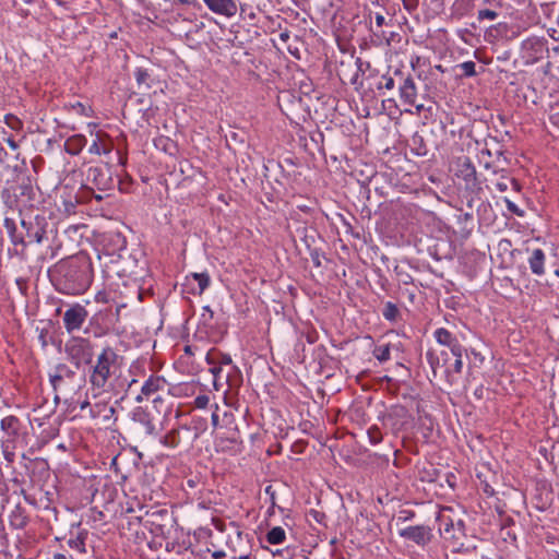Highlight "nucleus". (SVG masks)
I'll use <instances>...</instances> for the list:
<instances>
[{"mask_svg":"<svg viewBox=\"0 0 559 559\" xmlns=\"http://www.w3.org/2000/svg\"><path fill=\"white\" fill-rule=\"evenodd\" d=\"M16 163L12 166L13 171L16 174V177H19L24 170L26 169V162L24 158H20V153L15 155Z\"/></svg>","mask_w":559,"mask_h":559,"instance_id":"2f4dec72","label":"nucleus"},{"mask_svg":"<svg viewBox=\"0 0 559 559\" xmlns=\"http://www.w3.org/2000/svg\"><path fill=\"white\" fill-rule=\"evenodd\" d=\"M134 76L140 91H147L150 88L148 79L150 74L145 69L138 68L134 72Z\"/></svg>","mask_w":559,"mask_h":559,"instance_id":"b1692460","label":"nucleus"},{"mask_svg":"<svg viewBox=\"0 0 559 559\" xmlns=\"http://www.w3.org/2000/svg\"><path fill=\"white\" fill-rule=\"evenodd\" d=\"M166 384L164 378L151 376L142 385L141 394L135 397L136 402H142L143 397L150 399L156 392L164 390Z\"/></svg>","mask_w":559,"mask_h":559,"instance_id":"ddd939ff","label":"nucleus"},{"mask_svg":"<svg viewBox=\"0 0 559 559\" xmlns=\"http://www.w3.org/2000/svg\"><path fill=\"white\" fill-rule=\"evenodd\" d=\"M133 420L141 426L145 436L156 437L162 430V427L154 423L153 417L141 407L134 409Z\"/></svg>","mask_w":559,"mask_h":559,"instance_id":"9d476101","label":"nucleus"},{"mask_svg":"<svg viewBox=\"0 0 559 559\" xmlns=\"http://www.w3.org/2000/svg\"><path fill=\"white\" fill-rule=\"evenodd\" d=\"M394 86H395V79L392 76H385V75H383L381 78V81L378 84L379 90L380 88L392 90V88H394Z\"/></svg>","mask_w":559,"mask_h":559,"instance_id":"72a5a7b5","label":"nucleus"},{"mask_svg":"<svg viewBox=\"0 0 559 559\" xmlns=\"http://www.w3.org/2000/svg\"><path fill=\"white\" fill-rule=\"evenodd\" d=\"M504 203H506V205H507V209H508L511 213H513V214H515V215H518V216H523V211H522V210H520V209L518 207V205H516V204H514L511 200H509V199L504 198Z\"/></svg>","mask_w":559,"mask_h":559,"instance_id":"c9c22d12","label":"nucleus"},{"mask_svg":"<svg viewBox=\"0 0 559 559\" xmlns=\"http://www.w3.org/2000/svg\"><path fill=\"white\" fill-rule=\"evenodd\" d=\"M266 540L272 545H278L286 539V533L283 527L275 526L266 533Z\"/></svg>","mask_w":559,"mask_h":559,"instance_id":"412c9836","label":"nucleus"},{"mask_svg":"<svg viewBox=\"0 0 559 559\" xmlns=\"http://www.w3.org/2000/svg\"><path fill=\"white\" fill-rule=\"evenodd\" d=\"M436 68L440 71H443L441 66H437Z\"/></svg>","mask_w":559,"mask_h":559,"instance_id":"13d9d810","label":"nucleus"},{"mask_svg":"<svg viewBox=\"0 0 559 559\" xmlns=\"http://www.w3.org/2000/svg\"><path fill=\"white\" fill-rule=\"evenodd\" d=\"M415 106H416L417 112H420L421 110H424V105H421V104L420 105H416L415 104Z\"/></svg>","mask_w":559,"mask_h":559,"instance_id":"09e8293b","label":"nucleus"},{"mask_svg":"<svg viewBox=\"0 0 559 559\" xmlns=\"http://www.w3.org/2000/svg\"><path fill=\"white\" fill-rule=\"evenodd\" d=\"M512 186V188L515 190V191H519L520 190V185L519 182L513 179V178H509L507 176H501V178L495 183V187L498 191L500 192H506L509 187Z\"/></svg>","mask_w":559,"mask_h":559,"instance_id":"5701e85b","label":"nucleus"},{"mask_svg":"<svg viewBox=\"0 0 559 559\" xmlns=\"http://www.w3.org/2000/svg\"><path fill=\"white\" fill-rule=\"evenodd\" d=\"M53 278L60 292L83 294L92 284V264L85 257H71L55 265Z\"/></svg>","mask_w":559,"mask_h":559,"instance_id":"f257e3e1","label":"nucleus"},{"mask_svg":"<svg viewBox=\"0 0 559 559\" xmlns=\"http://www.w3.org/2000/svg\"><path fill=\"white\" fill-rule=\"evenodd\" d=\"M526 251L530 253L527 261L532 273L537 276L544 275L546 260L545 252L539 248L532 250L527 248Z\"/></svg>","mask_w":559,"mask_h":559,"instance_id":"2eb2a0df","label":"nucleus"},{"mask_svg":"<svg viewBox=\"0 0 559 559\" xmlns=\"http://www.w3.org/2000/svg\"><path fill=\"white\" fill-rule=\"evenodd\" d=\"M64 353L76 368L90 365L94 357L93 345L84 337H72L64 345Z\"/></svg>","mask_w":559,"mask_h":559,"instance_id":"20e7f679","label":"nucleus"},{"mask_svg":"<svg viewBox=\"0 0 559 559\" xmlns=\"http://www.w3.org/2000/svg\"><path fill=\"white\" fill-rule=\"evenodd\" d=\"M210 371L214 376V385L217 386V381H218L219 373L222 372V368L221 367H212L210 369Z\"/></svg>","mask_w":559,"mask_h":559,"instance_id":"a19ab883","label":"nucleus"},{"mask_svg":"<svg viewBox=\"0 0 559 559\" xmlns=\"http://www.w3.org/2000/svg\"><path fill=\"white\" fill-rule=\"evenodd\" d=\"M223 554L222 552H216L214 556L217 558V557H221Z\"/></svg>","mask_w":559,"mask_h":559,"instance_id":"4d7b16f0","label":"nucleus"},{"mask_svg":"<svg viewBox=\"0 0 559 559\" xmlns=\"http://www.w3.org/2000/svg\"><path fill=\"white\" fill-rule=\"evenodd\" d=\"M72 108H73L76 112H79V114H81V115H87V114H86V107H85L82 103H80V102H76L75 104H73V105H72Z\"/></svg>","mask_w":559,"mask_h":559,"instance_id":"ea45409f","label":"nucleus"},{"mask_svg":"<svg viewBox=\"0 0 559 559\" xmlns=\"http://www.w3.org/2000/svg\"><path fill=\"white\" fill-rule=\"evenodd\" d=\"M75 377V371L64 364H59L55 372L49 376L50 383L53 390L63 389L68 383L72 382Z\"/></svg>","mask_w":559,"mask_h":559,"instance_id":"9b49d317","label":"nucleus"},{"mask_svg":"<svg viewBox=\"0 0 559 559\" xmlns=\"http://www.w3.org/2000/svg\"><path fill=\"white\" fill-rule=\"evenodd\" d=\"M88 405V402H85L82 404L81 408L83 409L84 407H86Z\"/></svg>","mask_w":559,"mask_h":559,"instance_id":"5fc2aeb1","label":"nucleus"},{"mask_svg":"<svg viewBox=\"0 0 559 559\" xmlns=\"http://www.w3.org/2000/svg\"><path fill=\"white\" fill-rule=\"evenodd\" d=\"M4 141L13 151H17L19 150L20 145H19V143L16 141H14L13 138L9 136Z\"/></svg>","mask_w":559,"mask_h":559,"instance_id":"79ce46f5","label":"nucleus"},{"mask_svg":"<svg viewBox=\"0 0 559 559\" xmlns=\"http://www.w3.org/2000/svg\"><path fill=\"white\" fill-rule=\"evenodd\" d=\"M451 355L454 357V362L451 368V376L453 373L460 374L463 369V361H462V355H463V347L459 349V353H451Z\"/></svg>","mask_w":559,"mask_h":559,"instance_id":"cd10ccee","label":"nucleus"},{"mask_svg":"<svg viewBox=\"0 0 559 559\" xmlns=\"http://www.w3.org/2000/svg\"><path fill=\"white\" fill-rule=\"evenodd\" d=\"M497 12L492 10H480L478 11V21L484 22L485 20L493 21L497 17Z\"/></svg>","mask_w":559,"mask_h":559,"instance_id":"473e14b6","label":"nucleus"},{"mask_svg":"<svg viewBox=\"0 0 559 559\" xmlns=\"http://www.w3.org/2000/svg\"><path fill=\"white\" fill-rule=\"evenodd\" d=\"M13 456H14V454H13V453H5V459H7L9 462H12V461H13Z\"/></svg>","mask_w":559,"mask_h":559,"instance_id":"49530a36","label":"nucleus"},{"mask_svg":"<svg viewBox=\"0 0 559 559\" xmlns=\"http://www.w3.org/2000/svg\"><path fill=\"white\" fill-rule=\"evenodd\" d=\"M382 22H383V16L378 15V16H377V23H378V25H381V24H382Z\"/></svg>","mask_w":559,"mask_h":559,"instance_id":"3c124183","label":"nucleus"},{"mask_svg":"<svg viewBox=\"0 0 559 559\" xmlns=\"http://www.w3.org/2000/svg\"><path fill=\"white\" fill-rule=\"evenodd\" d=\"M395 75L402 80L400 85L401 99L407 105H415L417 90L413 78L411 75L403 78L400 71H395Z\"/></svg>","mask_w":559,"mask_h":559,"instance_id":"f8f14e48","label":"nucleus"},{"mask_svg":"<svg viewBox=\"0 0 559 559\" xmlns=\"http://www.w3.org/2000/svg\"><path fill=\"white\" fill-rule=\"evenodd\" d=\"M289 37H284V36H281L280 39L281 41H285L286 39H288Z\"/></svg>","mask_w":559,"mask_h":559,"instance_id":"603ef678","label":"nucleus"},{"mask_svg":"<svg viewBox=\"0 0 559 559\" xmlns=\"http://www.w3.org/2000/svg\"><path fill=\"white\" fill-rule=\"evenodd\" d=\"M362 66H364V62L358 58L355 61L354 73L349 78H347L344 73L340 74L341 79L343 81H348L353 85H362L361 82L359 81L360 73L364 72Z\"/></svg>","mask_w":559,"mask_h":559,"instance_id":"4be33fe9","label":"nucleus"},{"mask_svg":"<svg viewBox=\"0 0 559 559\" xmlns=\"http://www.w3.org/2000/svg\"><path fill=\"white\" fill-rule=\"evenodd\" d=\"M272 490V486H267L265 491L266 493H270L271 495V499H272V503L274 504V492L271 491Z\"/></svg>","mask_w":559,"mask_h":559,"instance_id":"c03bdc74","label":"nucleus"},{"mask_svg":"<svg viewBox=\"0 0 559 559\" xmlns=\"http://www.w3.org/2000/svg\"><path fill=\"white\" fill-rule=\"evenodd\" d=\"M78 203H79V200L76 197H73V198L69 197V199H63V201H62L63 212L68 215L74 214Z\"/></svg>","mask_w":559,"mask_h":559,"instance_id":"c756f323","label":"nucleus"},{"mask_svg":"<svg viewBox=\"0 0 559 559\" xmlns=\"http://www.w3.org/2000/svg\"><path fill=\"white\" fill-rule=\"evenodd\" d=\"M88 316L87 310L80 304L72 305L63 314V324L68 333L79 331Z\"/></svg>","mask_w":559,"mask_h":559,"instance_id":"0eeeda50","label":"nucleus"},{"mask_svg":"<svg viewBox=\"0 0 559 559\" xmlns=\"http://www.w3.org/2000/svg\"><path fill=\"white\" fill-rule=\"evenodd\" d=\"M52 559H68V558L63 554H55L52 556Z\"/></svg>","mask_w":559,"mask_h":559,"instance_id":"a18cd8bd","label":"nucleus"},{"mask_svg":"<svg viewBox=\"0 0 559 559\" xmlns=\"http://www.w3.org/2000/svg\"><path fill=\"white\" fill-rule=\"evenodd\" d=\"M36 238H37V242H40L41 237L39 235H36Z\"/></svg>","mask_w":559,"mask_h":559,"instance_id":"6e6d98bb","label":"nucleus"},{"mask_svg":"<svg viewBox=\"0 0 559 559\" xmlns=\"http://www.w3.org/2000/svg\"><path fill=\"white\" fill-rule=\"evenodd\" d=\"M85 138L83 135H74L66 141V152L70 155H78L85 145Z\"/></svg>","mask_w":559,"mask_h":559,"instance_id":"6ab92c4d","label":"nucleus"},{"mask_svg":"<svg viewBox=\"0 0 559 559\" xmlns=\"http://www.w3.org/2000/svg\"><path fill=\"white\" fill-rule=\"evenodd\" d=\"M210 402V397L207 395H199L194 399V405L198 408H205Z\"/></svg>","mask_w":559,"mask_h":559,"instance_id":"e433bc0d","label":"nucleus"},{"mask_svg":"<svg viewBox=\"0 0 559 559\" xmlns=\"http://www.w3.org/2000/svg\"><path fill=\"white\" fill-rule=\"evenodd\" d=\"M206 360H207V362H209L210 365H213V364H214V359H212V358H211V355H210V354H207V356H206Z\"/></svg>","mask_w":559,"mask_h":559,"instance_id":"8fccbe9b","label":"nucleus"},{"mask_svg":"<svg viewBox=\"0 0 559 559\" xmlns=\"http://www.w3.org/2000/svg\"><path fill=\"white\" fill-rule=\"evenodd\" d=\"M212 426L217 431V436L222 439H226L231 443H238L240 440V432L237 426L234 424L233 414L224 413L223 424L219 421L217 412L212 414Z\"/></svg>","mask_w":559,"mask_h":559,"instance_id":"39448f33","label":"nucleus"},{"mask_svg":"<svg viewBox=\"0 0 559 559\" xmlns=\"http://www.w3.org/2000/svg\"><path fill=\"white\" fill-rule=\"evenodd\" d=\"M20 426V419L13 415L4 417L0 423L1 430L9 437L10 440H14L19 436Z\"/></svg>","mask_w":559,"mask_h":559,"instance_id":"a211bd4d","label":"nucleus"},{"mask_svg":"<svg viewBox=\"0 0 559 559\" xmlns=\"http://www.w3.org/2000/svg\"><path fill=\"white\" fill-rule=\"evenodd\" d=\"M117 358L118 355L109 346L104 347L97 356L96 364L90 374V383L94 391L103 392L107 390L110 378L115 373Z\"/></svg>","mask_w":559,"mask_h":559,"instance_id":"f03ea898","label":"nucleus"},{"mask_svg":"<svg viewBox=\"0 0 559 559\" xmlns=\"http://www.w3.org/2000/svg\"><path fill=\"white\" fill-rule=\"evenodd\" d=\"M160 443L166 448H177L181 443L180 429H171L160 438Z\"/></svg>","mask_w":559,"mask_h":559,"instance_id":"aec40b11","label":"nucleus"},{"mask_svg":"<svg viewBox=\"0 0 559 559\" xmlns=\"http://www.w3.org/2000/svg\"><path fill=\"white\" fill-rule=\"evenodd\" d=\"M111 146H107L105 144L100 145L97 141H94L90 146V153L92 154H109L111 152Z\"/></svg>","mask_w":559,"mask_h":559,"instance_id":"7c9ffc66","label":"nucleus"},{"mask_svg":"<svg viewBox=\"0 0 559 559\" xmlns=\"http://www.w3.org/2000/svg\"><path fill=\"white\" fill-rule=\"evenodd\" d=\"M414 516V513L408 510H402L399 515V520L401 521H408Z\"/></svg>","mask_w":559,"mask_h":559,"instance_id":"58836bf2","label":"nucleus"},{"mask_svg":"<svg viewBox=\"0 0 559 559\" xmlns=\"http://www.w3.org/2000/svg\"><path fill=\"white\" fill-rule=\"evenodd\" d=\"M450 354L451 352L449 353L445 349L439 352L435 349H429L426 353V358L432 370L433 377H438V374H440L444 376L448 379V381H452L451 368L448 366L450 360Z\"/></svg>","mask_w":559,"mask_h":559,"instance_id":"423d86ee","label":"nucleus"},{"mask_svg":"<svg viewBox=\"0 0 559 559\" xmlns=\"http://www.w3.org/2000/svg\"><path fill=\"white\" fill-rule=\"evenodd\" d=\"M188 485H189L190 487H192V486L194 485L193 480H191V479H190V480H188Z\"/></svg>","mask_w":559,"mask_h":559,"instance_id":"864d4df0","label":"nucleus"},{"mask_svg":"<svg viewBox=\"0 0 559 559\" xmlns=\"http://www.w3.org/2000/svg\"><path fill=\"white\" fill-rule=\"evenodd\" d=\"M206 7L214 13L224 16H234L237 13V4L234 0H203Z\"/></svg>","mask_w":559,"mask_h":559,"instance_id":"4468645a","label":"nucleus"},{"mask_svg":"<svg viewBox=\"0 0 559 559\" xmlns=\"http://www.w3.org/2000/svg\"><path fill=\"white\" fill-rule=\"evenodd\" d=\"M191 277L198 283V294L201 295L210 286L211 278L206 272L192 273Z\"/></svg>","mask_w":559,"mask_h":559,"instance_id":"393cba45","label":"nucleus"},{"mask_svg":"<svg viewBox=\"0 0 559 559\" xmlns=\"http://www.w3.org/2000/svg\"><path fill=\"white\" fill-rule=\"evenodd\" d=\"M400 536L424 547L431 542L432 533L429 526L416 525L402 528Z\"/></svg>","mask_w":559,"mask_h":559,"instance_id":"1a4fd4ad","label":"nucleus"},{"mask_svg":"<svg viewBox=\"0 0 559 559\" xmlns=\"http://www.w3.org/2000/svg\"><path fill=\"white\" fill-rule=\"evenodd\" d=\"M435 338L440 345L447 346L451 353H459V349L463 347L459 340L444 328L435 331Z\"/></svg>","mask_w":559,"mask_h":559,"instance_id":"dca6fc26","label":"nucleus"},{"mask_svg":"<svg viewBox=\"0 0 559 559\" xmlns=\"http://www.w3.org/2000/svg\"><path fill=\"white\" fill-rule=\"evenodd\" d=\"M439 520V531L448 547H451L453 551H461L466 538L464 521L453 520L445 515H441Z\"/></svg>","mask_w":559,"mask_h":559,"instance_id":"7ed1b4c3","label":"nucleus"},{"mask_svg":"<svg viewBox=\"0 0 559 559\" xmlns=\"http://www.w3.org/2000/svg\"><path fill=\"white\" fill-rule=\"evenodd\" d=\"M461 69L463 70V73L465 76H473L476 74L475 71V63L473 61H465L460 64Z\"/></svg>","mask_w":559,"mask_h":559,"instance_id":"f704fd0d","label":"nucleus"},{"mask_svg":"<svg viewBox=\"0 0 559 559\" xmlns=\"http://www.w3.org/2000/svg\"><path fill=\"white\" fill-rule=\"evenodd\" d=\"M480 154H481V155L490 156V151H489V150L484 148V150H481Z\"/></svg>","mask_w":559,"mask_h":559,"instance_id":"de8ad7c7","label":"nucleus"},{"mask_svg":"<svg viewBox=\"0 0 559 559\" xmlns=\"http://www.w3.org/2000/svg\"><path fill=\"white\" fill-rule=\"evenodd\" d=\"M399 314H400V311L394 304H392L390 301L385 304L384 309H383V317L386 320L395 321L396 318L399 317Z\"/></svg>","mask_w":559,"mask_h":559,"instance_id":"c85d7f7f","label":"nucleus"},{"mask_svg":"<svg viewBox=\"0 0 559 559\" xmlns=\"http://www.w3.org/2000/svg\"><path fill=\"white\" fill-rule=\"evenodd\" d=\"M373 355L381 362L388 361L390 359V345L376 346Z\"/></svg>","mask_w":559,"mask_h":559,"instance_id":"a878e982","label":"nucleus"},{"mask_svg":"<svg viewBox=\"0 0 559 559\" xmlns=\"http://www.w3.org/2000/svg\"><path fill=\"white\" fill-rule=\"evenodd\" d=\"M4 123L13 131H21L23 129L22 120L12 114L4 116Z\"/></svg>","mask_w":559,"mask_h":559,"instance_id":"bb28decb","label":"nucleus"},{"mask_svg":"<svg viewBox=\"0 0 559 559\" xmlns=\"http://www.w3.org/2000/svg\"><path fill=\"white\" fill-rule=\"evenodd\" d=\"M201 317L204 323H207L210 320L213 319V311L209 306L203 307V313Z\"/></svg>","mask_w":559,"mask_h":559,"instance_id":"4c0bfd02","label":"nucleus"},{"mask_svg":"<svg viewBox=\"0 0 559 559\" xmlns=\"http://www.w3.org/2000/svg\"><path fill=\"white\" fill-rule=\"evenodd\" d=\"M455 175L465 181L468 189H474L478 186L476 168L467 156H461L456 159Z\"/></svg>","mask_w":559,"mask_h":559,"instance_id":"6e6552de","label":"nucleus"},{"mask_svg":"<svg viewBox=\"0 0 559 559\" xmlns=\"http://www.w3.org/2000/svg\"><path fill=\"white\" fill-rule=\"evenodd\" d=\"M221 362L224 364V365H229L231 362V358L229 356H227V355H224L222 357Z\"/></svg>","mask_w":559,"mask_h":559,"instance_id":"37998d69","label":"nucleus"},{"mask_svg":"<svg viewBox=\"0 0 559 559\" xmlns=\"http://www.w3.org/2000/svg\"><path fill=\"white\" fill-rule=\"evenodd\" d=\"M87 179L92 180L93 183L99 190H107L110 188L111 178L108 175V171H105L100 167H91L87 170Z\"/></svg>","mask_w":559,"mask_h":559,"instance_id":"f3484780","label":"nucleus"}]
</instances>
